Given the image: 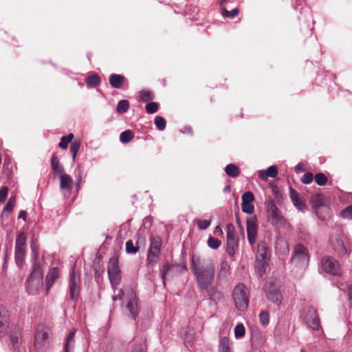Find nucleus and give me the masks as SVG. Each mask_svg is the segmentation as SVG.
Returning <instances> with one entry per match:
<instances>
[{"label":"nucleus","mask_w":352,"mask_h":352,"mask_svg":"<svg viewBox=\"0 0 352 352\" xmlns=\"http://www.w3.org/2000/svg\"><path fill=\"white\" fill-rule=\"evenodd\" d=\"M191 267L196 281L201 289H208L215 277V265L210 257H195L191 258Z\"/></svg>","instance_id":"1"},{"label":"nucleus","mask_w":352,"mask_h":352,"mask_svg":"<svg viewBox=\"0 0 352 352\" xmlns=\"http://www.w3.org/2000/svg\"><path fill=\"white\" fill-rule=\"evenodd\" d=\"M43 266L38 255L34 258L32 272L28 277L25 287L30 294H34L43 285Z\"/></svg>","instance_id":"2"},{"label":"nucleus","mask_w":352,"mask_h":352,"mask_svg":"<svg viewBox=\"0 0 352 352\" xmlns=\"http://www.w3.org/2000/svg\"><path fill=\"white\" fill-rule=\"evenodd\" d=\"M50 329L44 324L38 325L34 336V348L37 352H44L49 345Z\"/></svg>","instance_id":"3"},{"label":"nucleus","mask_w":352,"mask_h":352,"mask_svg":"<svg viewBox=\"0 0 352 352\" xmlns=\"http://www.w3.org/2000/svg\"><path fill=\"white\" fill-rule=\"evenodd\" d=\"M309 261L308 250L301 244H296L292 252L291 263L296 267L305 268Z\"/></svg>","instance_id":"4"},{"label":"nucleus","mask_w":352,"mask_h":352,"mask_svg":"<svg viewBox=\"0 0 352 352\" xmlns=\"http://www.w3.org/2000/svg\"><path fill=\"white\" fill-rule=\"evenodd\" d=\"M267 213L271 224L276 228H281L285 224V219L275 202L270 199L267 203Z\"/></svg>","instance_id":"5"},{"label":"nucleus","mask_w":352,"mask_h":352,"mask_svg":"<svg viewBox=\"0 0 352 352\" xmlns=\"http://www.w3.org/2000/svg\"><path fill=\"white\" fill-rule=\"evenodd\" d=\"M233 298L237 309L244 311L247 309L249 302L248 290L244 285L239 284L235 287Z\"/></svg>","instance_id":"6"},{"label":"nucleus","mask_w":352,"mask_h":352,"mask_svg":"<svg viewBox=\"0 0 352 352\" xmlns=\"http://www.w3.org/2000/svg\"><path fill=\"white\" fill-rule=\"evenodd\" d=\"M267 244L265 241H260L258 243L255 267L261 276L265 272V266L267 262Z\"/></svg>","instance_id":"7"},{"label":"nucleus","mask_w":352,"mask_h":352,"mask_svg":"<svg viewBox=\"0 0 352 352\" xmlns=\"http://www.w3.org/2000/svg\"><path fill=\"white\" fill-rule=\"evenodd\" d=\"M150 241L146 261L148 263H156L161 254L162 239L158 236H152Z\"/></svg>","instance_id":"8"},{"label":"nucleus","mask_w":352,"mask_h":352,"mask_svg":"<svg viewBox=\"0 0 352 352\" xmlns=\"http://www.w3.org/2000/svg\"><path fill=\"white\" fill-rule=\"evenodd\" d=\"M227 230V252L230 256H233L239 247V237L232 223L226 226Z\"/></svg>","instance_id":"9"},{"label":"nucleus","mask_w":352,"mask_h":352,"mask_svg":"<svg viewBox=\"0 0 352 352\" xmlns=\"http://www.w3.org/2000/svg\"><path fill=\"white\" fill-rule=\"evenodd\" d=\"M119 259L117 255L112 256L108 263V275L112 285H117L120 281V270L119 268Z\"/></svg>","instance_id":"10"},{"label":"nucleus","mask_w":352,"mask_h":352,"mask_svg":"<svg viewBox=\"0 0 352 352\" xmlns=\"http://www.w3.org/2000/svg\"><path fill=\"white\" fill-rule=\"evenodd\" d=\"M26 237L23 232H20L16 239L15 262L19 267L23 264L25 255Z\"/></svg>","instance_id":"11"},{"label":"nucleus","mask_w":352,"mask_h":352,"mask_svg":"<svg viewBox=\"0 0 352 352\" xmlns=\"http://www.w3.org/2000/svg\"><path fill=\"white\" fill-rule=\"evenodd\" d=\"M246 230L248 242L253 245L256 241L258 230V219L256 216H250L247 218Z\"/></svg>","instance_id":"12"},{"label":"nucleus","mask_w":352,"mask_h":352,"mask_svg":"<svg viewBox=\"0 0 352 352\" xmlns=\"http://www.w3.org/2000/svg\"><path fill=\"white\" fill-rule=\"evenodd\" d=\"M322 268L326 272L332 275L339 274L340 266L338 261L331 256H326L322 258Z\"/></svg>","instance_id":"13"},{"label":"nucleus","mask_w":352,"mask_h":352,"mask_svg":"<svg viewBox=\"0 0 352 352\" xmlns=\"http://www.w3.org/2000/svg\"><path fill=\"white\" fill-rule=\"evenodd\" d=\"M241 199L242 211L248 214L253 213L254 210V206L252 204V202L254 200V196L253 193L250 191L245 192V193L243 194Z\"/></svg>","instance_id":"14"},{"label":"nucleus","mask_w":352,"mask_h":352,"mask_svg":"<svg viewBox=\"0 0 352 352\" xmlns=\"http://www.w3.org/2000/svg\"><path fill=\"white\" fill-rule=\"evenodd\" d=\"M304 320L306 324L313 329H318L320 325V321L316 311L313 308H309L304 316Z\"/></svg>","instance_id":"15"},{"label":"nucleus","mask_w":352,"mask_h":352,"mask_svg":"<svg viewBox=\"0 0 352 352\" xmlns=\"http://www.w3.org/2000/svg\"><path fill=\"white\" fill-rule=\"evenodd\" d=\"M80 279L78 274H76L74 271L70 274L69 281V291L70 298L72 300H76L79 293V285Z\"/></svg>","instance_id":"16"},{"label":"nucleus","mask_w":352,"mask_h":352,"mask_svg":"<svg viewBox=\"0 0 352 352\" xmlns=\"http://www.w3.org/2000/svg\"><path fill=\"white\" fill-rule=\"evenodd\" d=\"M10 327V316L7 309L0 305V337L4 335Z\"/></svg>","instance_id":"17"},{"label":"nucleus","mask_w":352,"mask_h":352,"mask_svg":"<svg viewBox=\"0 0 352 352\" xmlns=\"http://www.w3.org/2000/svg\"><path fill=\"white\" fill-rule=\"evenodd\" d=\"M60 176V188L62 190L69 192L72 189L73 180L72 178L67 175L65 172L59 175Z\"/></svg>","instance_id":"18"},{"label":"nucleus","mask_w":352,"mask_h":352,"mask_svg":"<svg viewBox=\"0 0 352 352\" xmlns=\"http://www.w3.org/2000/svg\"><path fill=\"white\" fill-rule=\"evenodd\" d=\"M126 80V78L120 74H113L109 76V84L114 89H121Z\"/></svg>","instance_id":"19"},{"label":"nucleus","mask_w":352,"mask_h":352,"mask_svg":"<svg viewBox=\"0 0 352 352\" xmlns=\"http://www.w3.org/2000/svg\"><path fill=\"white\" fill-rule=\"evenodd\" d=\"M311 201L316 212H318L322 208H324L326 210L329 209V207L326 205V197L323 195H316L312 197Z\"/></svg>","instance_id":"20"},{"label":"nucleus","mask_w":352,"mask_h":352,"mask_svg":"<svg viewBox=\"0 0 352 352\" xmlns=\"http://www.w3.org/2000/svg\"><path fill=\"white\" fill-rule=\"evenodd\" d=\"M290 198L298 209L303 210L305 208V204L300 197L299 193L292 188H290Z\"/></svg>","instance_id":"21"},{"label":"nucleus","mask_w":352,"mask_h":352,"mask_svg":"<svg viewBox=\"0 0 352 352\" xmlns=\"http://www.w3.org/2000/svg\"><path fill=\"white\" fill-rule=\"evenodd\" d=\"M58 270L57 267H52V269L50 270L45 278V285L47 291L52 286L53 283H54L55 280L58 278Z\"/></svg>","instance_id":"22"},{"label":"nucleus","mask_w":352,"mask_h":352,"mask_svg":"<svg viewBox=\"0 0 352 352\" xmlns=\"http://www.w3.org/2000/svg\"><path fill=\"white\" fill-rule=\"evenodd\" d=\"M10 341L13 352H19L21 344V338L19 331H14L10 337Z\"/></svg>","instance_id":"23"},{"label":"nucleus","mask_w":352,"mask_h":352,"mask_svg":"<svg viewBox=\"0 0 352 352\" xmlns=\"http://www.w3.org/2000/svg\"><path fill=\"white\" fill-rule=\"evenodd\" d=\"M331 243L334 251L339 256H343L347 254L346 249L344 245L343 241L340 239L336 238Z\"/></svg>","instance_id":"24"},{"label":"nucleus","mask_w":352,"mask_h":352,"mask_svg":"<svg viewBox=\"0 0 352 352\" xmlns=\"http://www.w3.org/2000/svg\"><path fill=\"white\" fill-rule=\"evenodd\" d=\"M266 296L268 300L275 303L281 302V295L278 289L274 288L270 290L267 286L265 287Z\"/></svg>","instance_id":"25"},{"label":"nucleus","mask_w":352,"mask_h":352,"mask_svg":"<svg viewBox=\"0 0 352 352\" xmlns=\"http://www.w3.org/2000/svg\"><path fill=\"white\" fill-rule=\"evenodd\" d=\"M277 174V167L276 166H271L266 170H260L258 176L261 179L265 180L267 177H276Z\"/></svg>","instance_id":"26"},{"label":"nucleus","mask_w":352,"mask_h":352,"mask_svg":"<svg viewBox=\"0 0 352 352\" xmlns=\"http://www.w3.org/2000/svg\"><path fill=\"white\" fill-rule=\"evenodd\" d=\"M127 309L131 313L133 318L135 319L136 316H138V302L133 296L131 297V298L129 299L127 305H126Z\"/></svg>","instance_id":"27"},{"label":"nucleus","mask_w":352,"mask_h":352,"mask_svg":"<svg viewBox=\"0 0 352 352\" xmlns=\"http://www.w3.org/2000/svg\"><path fill=\"white\" fill-rule=\"evenodd\" d=\"M225 172L229 177L234 178L238 177L240 174L239 168L234 164H228L225 168Z\"/></svg>","instance_id":"28"},{"label":"nucleus","mask_w":352,"mask_h":352,"mask_svg":"<svg viewBox=\"0 0 352 352\" xmlns=\"http://www.w3.org/2000/svg\"><path fill=\"white\" fill-rule=\"evenodd\" d=\"M76 331H71L66 339L65 345V351L69 352L72 349H73L74 344V336Z\"/></svg>","instance_id":"29"},{"label":"nucleus","mask_w":352,"mask_h":352,"mask_svg":"<svg viewBox=\"0 0 352 352\" xmlns=\"http://www.w3.org/2000/svg\"><path fill=\"white\" fill-rule=\"evenodd\" d=\"M101 79L98 74L89 76L86 79V83L89 87H96L100 83Z\"/></svg>","instance_id":"30"},{"label":"nucleus","mask_w":352,"mask_h":352,"mask_svg":"<svg viewBox=\"0 0 352 352\" xmlns=\"http://www.w3.org/2000/svg\"><path fill=\"white\" fill-rule=\"evenodd\" d=\"M219 352H231L229 339L227 337L221 338L219 346Z\"/></svg>","instance_id":"31"},{"label":"nucleus","mask_w":352,"mask_h":352,"mask_svg":"<svg viewBox=\"0 0 352 352\" xmlns=\"http://www.w3.org/2000/svg\"><path fill=\"white\" fill-rule=\"evenodd\" d=\"M51 162H52V168L54 172H56L58 175L65 172L63 167L59 164V162L57 160V157L55 155H54L52 156Z\"/></svg>","instance_id":"32"},{"label":"nucleus","mask_w":352,"mask_h":352,"mask_svg":"<svg viewBox=\"0 0 352 352\" xmlns=\"http://www.w3.org/2000/svg\"><path fill=\"white\" fill-rule=\"evenodd\" d=\"M133 138V133L131 130H126L121 133L120 135V140L122 143H128L131 142Z\"/></svg>","instance_id":"33"},{"label":"nucleus","mask_w":352,"mask_h":352,"mask_svg":"<svg viewBox=\"0 0 352 352\" xmlns=\"http://www.w3.org/2000/svg\"><path fill=\"white\" fill-rule=\"evenodd\" d=\"M139 96L142 102H148L154 98V94L149 90H142L139 93Z\"/></svg>","instance_id":"34"},{"label":"nucleus","mask_w":352,"mask_h":352,"mask_svg":"<svg viewBox=\"0 0 352 352\" xmlns=\"http://www.w3.org/2000/svg\"><path fill=\"white\" fill-rule=\"evenodd\" d=\"M129 108V102L126 100H120L117 106V111L119 113H126Z\"/></svg>","instance_id":"35"},{"label":"nucleus","mask_w":352,"mask_h":352,"mask_svg":"<svg viewBox=\"0 0 352 352\" xmlns=\"http://www.w3.org/2000/svg\"><path fill=\"white\" fill-rule=\"evenodd\" d=\"M73 138H74L73 133H69L67 135L62 137L58 146L63 149L67 148L68 144L72 140Z\"/></svg>","instance_id":"36"},{"label":"nucleus","mask_w":352,"mask_h":352,"mask_svg":"<svg viewBox=\"0 0 352 352\" xmlns=\"http://www.w3.org/2000/svg\"><path fill=\"white\" fill-rule=\"evenodd\" d=\"M239 13V10L238 8H234L232 11H228L226 8H223L221 10V14L224 17H228L230 19L234 18Z\"/></svg>","instance_id":"37"},{"label":"nucleus","mask_w":352,"mask_h":352,"mask_svg":"<svg viewBox=\"0 0 352 352\" xmlns=\"http://www.w3.org/2000/svg\"><path fill=\"white\" fill-rule=\"evenodd\" d=\"M156 127L160 131H163L166 128V120L162 116H156L154 120Z\"/></svg>","instance_id":"38"},{"label":"nucleus","mask_w":352,"mask_h":352,"mask_svg":"<svg viewBox=\"0 0 352 352\" xmlns=\"http://www.w3.org/2000/svg\"><path fill=\"white\" fill-rule=\"evenodd\" d=\"M15 204H16L15 197H10L8 203L6 204V205L3 209L2 215L6 214V213L10 212L12 210Z\"/></svg>","instance_id":"39"},{"label":"nucleus","mask_w":352,"mask_h":352,"mask_svg":"<svg viewBox=\"0 0 352 352\" xmlns=\"http://www.w3.org/2000/svg\"><path fill=\"white\" fill-rule=\"evenodd\" d=\"M138 245H134L132 240H128L126 242V251L129 254H135L139 250Z\"/></svg>","instance_id":"40"},{"label":"nucleus","mask_w":352,"mask_h":352,"mask_svg":"<svg viewBox=\"0 0 352 352\" xmlns=\"http://www.w3.org/2000/svg\"><path fill=\"white\" fill-rule=\"evenodd\" d=\"M314 179L316 183L319 186H324L327 182V177L322 173H317L314 177Z\"/></svg>","instance_id":"41"},{"label":"nucleus","mask_w":352,"mask_h":352,"mask_svg":"<svg viewBox=\"0 0 352 352\" xmlns=\"http://www.w3.org/2000/svg\"><path fill=\"white\" fill-rule=\"evenodd\" d=\"M145 109L148 113H155L159 109V104L155 102H151L146 105Z\"/></svg>","instance_id":"42"},{"label":"nucleus","mask_w":352,"mask_h":352,"mask_svg":"<svg viewBox=\"0 0 352 352\" xmlns=\"http://www.w3.org/2000/svg\"><path fill=\"white\" fill-rule=\"evenodd\" d=\"M80 146V142L79 141L75 140L73 142L70 146V152L72 154L73 159L76 158V156L79 151Z\"/></svg>","instance_id":"43"},{"label":"nucleus","mask_w":352,"mask_h":352,"mask_svg":"<svg viewBox=\"0 0 352 352\" xmlns=\"http://www.w3.org/2000/svg\"><path fill=\"white\" fill-rule=\"evenodd\" d=\"M171 268V265L168 263H165L162 266V269L161 270V276L163 280L164 285H166V276L168 273Z\"/></svg>","instance_id":"44"},{"label":"nucleus","mask_w":352,"mask_h":352,"mask_svg":"<svg viewBox=\"0 0 352 352\" xmlns=\"http://www.w3.org/2000/svg\"><path fill=\"white\" fill-rule=\"evenodd\" d=\"M245 332V327L242 324H237L234 328V335L236 338L244 336Z\"/></svg>","instance_id":"45"},{"label":"nucleus","mask_w":352,"mask_h":352,"mask_svg":"<svg viewBox=\"0 0 352 352\" xmlns=\"http://www.w3.org/2000/svg\"><path fill=\"white\" fill-rule=\"evenodd\" d=\"M208 245L212 249H217L221 245V241L218 239L210 236L208 239Z\"/></svg>","instance_id":"46"},{"label":"nucleus","mask_w":352,"mask_h":352,"mask_svg":"<svg viewBox=\"0 0 352 352\" xmlns=\"http://www.w3.org/2000/svg\"><path fill=\"white\" fill-rule=\"evenodd\" d=\"M259 320L263 325H267L270 320V315L268 311H262L259 314Z\"/></svg>","instance_id":"47"},{"label":"nucleus","mask_w":352,"mask_h":352,"mask_svg":"<svg viewBox=\"0 0 352 352\" xmlns=\"http://www.w3.org/2000/svg\"><path fill=\"white\" fill-rule=\"evenodd\" d=\"M340 215L346 219H352V204L340 212Z\"/></svg>","instance_id":"48"},{"label":"nucleus","mask_w":352,"mask_h":352,"mask_svg":"<svg viewBox=\"0 0 352 352\" xmlns=\"http://www.w3.org/2000/svg\"><path fill=\"white\" fill-rule=\"evenodd\" d=\"M211 223V219L208 220H197V224L200 230L206 229Z\"/></svg>","instance_id":"49"},{"label":"nucleus","mask_w":352,"mask_h":352,"mask_svg":"<svg viewBox=\"0 0 352 352\" xmlns=\"http://www.w3.org/2000/svg\"><path fill=\"white\" fill-rule=\"evenodd\" d=\"M314 179V175L311 173H306L301 178V182L303 184H310Z\"/></svg>","instance_id":"50"},{"label":"nucleus","mask_w":352,"mask_h":352,"mask_svg":"<svg viewBox=\"0 0 352 352\" xmlns=\"http://www.w3.org/2000/svg\"><path fill=\"white\" fill-rule=\"evenodd\" d=\"M8 188L6 186H3L0 189V203L5 201L8 195Z\"/></svg>","instance_id":"51"},{"label":"nucleus","mask_w":352,"mask_h":352,"mask_svg":"<svg viewBox=\"0 0 352 352\" xmlns=\"http://www.w3.org/2000/svg\"><path fill=\"white\" fill-rule=\"evenodd\" d=\"M227 267H228V265L226 262H222L221 263V267H220V271H219V274L218 275V277L219 278L221 275H225V273L227 270Z\"/></svg>","instance_id":"52"},{"label":"nucleus","mask_w":352,"mask_h":352,"mask_svg":"<svg viewBox=\"0 0 352 352\" xmlns=\"http://www.w3.org/2000/svg\"><path fill=\"white\" fill-rule=\"evenodd\" d=\"M131 352H143V346L141 344L135 345Z\"/></svg>","instance_id":"53"},{"label":"nucleus","mask_w":352,"mask_h":352,"mask_svg":"<svg viewBox=\"0 0 352 352\" xmlns=\"http://www.w3.org/2000/svg\"><path fill=\"white\" fill-rule=\"evenodd\" d=\"M347 292L348 295L349 296V298H352V285H347Z\"/></svg>","instance_id":"54"},{"label":"nucleus","mask_w":352,"mask_h":352,"mask_svg":"<svg viewBox=\"0 0 352 352\" xmlns=\"http://www.w3.org/2000/svg\"><path fill=\"white\" fill-rule=\"evenodd\" d=\"M19 219L22 218L24 220H25V218H26V212L24 211V210H21L20 211L19 214V217H18Z\"/></svg>","instance_id":"55"},{"label":"nucleus","mask_w":352,"mask_h":352,"mask_svg":"<svg viewBox=\"0 0 352 352\" xmlns=\"http://www.w3.org/2000/svg\"><path fill=\"white\" fill-rule=\"evenodd\" d=\"M120 294H121V295L118 294V295H116V296H113L112 297L113 300V301H116V300H117L120 299V298H121V296H122V290L120 291Z\"/></svg>","instance_id":"56"},{"label":"nucleus","mask_w":352,"mask_h":352,"mask_svg":"<svg viewBox=\"0 0 352 352\" xmlns=\"http://www.w3.org/2000/svg\"><path fill=\"white\" fill-rule=\"evenodd\" d=\"M304 170L303 166H302V164H298V165L296 166V170L297 172H298V171H301V170Z\"/></svg>","instance_id":"57"},{"label":"nucleus","mask_w":352,"mask_h":352,"mask_svg":"<svg viewBox=\"0 0 352 352\" xmlns=\"http://www.w3.org/2000/svg\"><path fill=\"white\" fill-rule=\"evenodd\" d=\"M216 230H220V232L222 233V230H221V228H220V226H217L216 227Z\"/></svg>","instance_id":"58"},{"label":"nucleus","mask_w":352,"mask_h":352,"mask_svg":"<svg viewBox=\"0 0 352 352\" xmlns=\"http://www.w3.org/2000/svg\"><path fill=\"white\" fill-rule=\"evenodd\" d=\"M210 292H211V291L209 292V295L212 296V294Z\"/></svg>","instance_id":"59"},{"label":"nucleus","mask_w":352,"mask_h":352,"mask_svg":"<svg viewBox=\"0 0 352 352\" xmlns=\"http://www.w3.org/2000/svg\"><path fill=\"white\" fill-rule=\"evenodd\" d=\"M237 222H238V223H239V222H240L239 219H237Z\"/></svg>","instance_id":"60"}]
</instances>
